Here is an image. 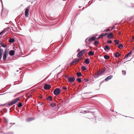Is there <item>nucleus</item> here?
<instances>
[{"label": "nucleus", "instance_id": "23", "mask_svg": "<svg viewBox=\"0 0 134 134\" xmlns=\"http://www.w3.org/2000/svg\"><path fill=\"white\" fill-rule=\"evenodd\" d=\"M76 81H77L79 83H80L82 81V79L81 78H78L76 80Z\"/></svg>", "mask_w": 134, "mask_h": 134}, {"label": "nucleus", "instance_id": "5", "mask_svg": "<svg viewBox=\"0 0 134 134\" xmlns=\"http://www.w3.org/2000/svg\"><path fill=\"white\" fill-rule=\"evenodd\" d=\"M51 86L50 84H46L43 86V88L45 90H48L50 88Z\"/></svg>", "mask_w": 134, "mask_h": 134}, {"label": "nucleus", "instance_id": "56", "mask_svg": "<svg viewBox=\"0 0 134 134\" xmlns=\"http://www.w3.org/2000/svg\"><path fill=\"white\" fill-rule=\"evenodd\" d=\"M133 17V16H132L131 17V18H129L128 19L129 21H130L131 20V19H132V18Z\"/></svg>", "mask_w": 134, "mask_h": 134}, {"label": "nucleus", "instance_id": "60", "mask_svg": "<svg viewBox=\"0 0 134 134\" xmlns=\"http://www.w3.org/2000/svg\"><path fill=\"white\" fill-rule=\"evenodd\" d=\"M17 81H15L14 82V84L13 85H16V84H17V83H15Z\"/></svg>", "mask_w": 134, "mask_h": 134}, {"label": "nucleus", "instance_id": "7", "mask_svg": "<svg viewBox=\"0 0 134 134\" xmlns=\"http://www.w3.org/2000/svg\"><path fill=\"white\" fill-rule=\"evenodd\" d=\"M107 35V38L108 39H111L113 37V34L111 32L108 33Z\"/></svg>", "mask_w": 134, "mask_h": 134}, {"label": "nucleus", "instance_id": "2", "mask_svg": "<svg viewBox=\"0 0 134 134\" xmlns=\"http://www.w3.org/2000/svg\"><path fill=\"white\" fill-rule=\"evenodd\" d=\"M61 92V90L60 88H57L54 90L53 93L55 95H58L60 94Z\"/></svg>", "mask_w": 134, "mask_h": 134}, {"label": "nucleus", "instance_id": "44", "mask_svg": "<svg viewBox=\"0 0 134 134\" xmlns=\"http://www.w3.org/2000/svg\"><path fill=\"white\" fill-rule=\"evenodd\" d=\"M109 31V29H107L106 30H101V31L104 32V31H106L108 32Z\"/></svg>", "mask_w": 134, "mask_h": 134}, {"label": "nucleus", "instance_id": "15", "mask_svg": "<svg viewBox=\"0 0 134 134\" xmlns=\"http://www.w3.org/2000/svg\"><path fill=\"white\" fill-rule=\"evenodd\" d=\"M83 55V54L82 53V52L80 51L77 54V57L78 58H80L81 57H80Z\"/></svg>", "mask_w": 134, "mask_h": 134}, {"label": "nucleus", "instance_id": "58", "mask_svg": "<svg viewBox=\"0 0 134 134\" xmlns=\"http://www.w3.org/2000/svg\"><path fill=\"white\" fill-rule=\"evenodd\" d=\"M65 35H64L63 36L62 35V38H63L65 37Z\"/></svg>", "mask_w": 134, "mask_h": 134}, {"label": "nucleus", "instance_id": "61", "mask_svg": "<svg viewBox=\"0 0 134 134\" xmlns=\"http://www.w3.org/2000/svg\"><path fill=\"white\" fill-rule=\"evenodd\" d=\"M5 104H0V106H3L5 105Z\"/></svg>", "mask_w": 134, "mask_h": 134}, {"label": "nucleus", "instance_id": "43", "mask_svg": "<svg viewBox=\"0 0 134 134\" xmlns=\"http://www.w3.org/2000/svg\"><path fill=\"white\" fill-rule=\"evenodd\" d=\"M107 42L108 44L111 43H112V41L111 40H108L107 41Z\"/></svg>", "mask_w": 134, "mask_h": 134}, {"label": "nucleus", "instance_id": "64", "mask_svg": "<svg viewBox=\"0 0 134 134\" xmlns=\"http://www.w3.org/2000/svg\"><path fill=\"white\" fill-rule=\"evenodd\" d=\"M94 36H96H96H98V35L97 34H95L94 35Z\"/></svg>", "mask_w": 134, "mask_h": 134}, {"label": "nucleus", "instance_id": "63", "mask_svg": "<svg viewBox=\"0 0 134 134\" xmlns=\"http://www.w3.org/2000/svg\"><path fill=\"white\" fill-rule=\"evenodd\" d=\"M80 113H82L84 114V112L82 111H80Z\"/></svg>", "mask_w": 134, "mask_h": 134}, {"label": "nucleus", "instance_id": "48", "mask_svg": "<svg viewBox=\"0 0 134 134\" xmlns=\"http://www.w3.org/2000/svg\"><path fill=\"white\" fill-rule=\"evenodd\" d=\"M8 53L4 52L3 54L4 55L5 54V55H6L8 56Z\"/></svg>", "mask_w": 134, "mask_h": 134}, {"label": "nucleus", "instance_id": "47", "mask_svg": "<svg viewBox=\"0 0 134 134\" xmlns=\"http://www.w3.org/2000/svg\"><path fill=\"white\" fill-rule=\"evenodd\" d=\"M64 89V90H67V88L66 86H63L62 87Z\"/></svg>", "mask_w": 134, "mask_h": 134}, {"label": "nucleus", "instance_id": "31", "mask_svg": "<svg viewBox=\"0 0 134 134\" xmlns=\"http://www.w3.org/2000/svg\"><path fill=\"white\" fill-rule=\"evenodd\" d=\"M114 42L116 45H118L119 43V40H114Z\"/></svg>", "mask_w": 134, "mask_h": 134}, {"label": "nucleus", "instance_id": "10", "mask_svg": "<svg viewBox=\"0 0 134 134\" xmlns=\"http://www.w3.org/2000/svg\"><path fill=\"white\" fill-rule=\"evenodd\" d=\"M15 53V51L13 50L10 51L9 52V54L11 56L14 55Z\"/></svg>", "mask_w": 134, "mask_h": 134}, {"label": "nucleus", "instance_id": "45", "mask_svg": "<svg viewBox=\"0 0 134 134\" xmlns=\"http://www.w3.org/2000/svg\"><path fill=\"white\" fill-rule=\"evenodd\" d=\"M84 81L86 82H88L89 81V79L88 78L86 79L85 78L84 79Z\"/></svg>", "mask_w": 134, "mask_h": 134}, {"label": "nucleus", "instance_id": "55", "mask_svg": "<svg viewBox=\"0 0 134 134\" xmlns=\"http://www.w3.org/2000/svg\"><path fill=\"white\" fill-rule=\"evenodd\" d=\"M84 113H86L88 112L87 110H84Z\"/></svg>", "mask_w": 134, "mask_h": 134}, {"label": "nucleus", "instance_id": "33", "mask_svg": "<svg viewBox=\"0 0 134 134\" xmlns=\"http://www.w3.org/2000/svg\"><path fill=\"white\" fill-rule=\"evenodd\" d=\"M118 47L119 48H123L124 47L122 44H118Z\"/></svg>", "mask_w": 134, "mask_h": 134}, {"label": "nucleus", "instance_id": "14", "mask_svg": "<svg viewBox=\"0 0 134 134\" xmlns=\"http://www.w3.org/2000/svg\"><path fill=\"white\" fill-rule=\"evenodd\" d=\"M0 44L4 48H6L7 47V46L6 45H4V43L1 42V41H0Z\"/></svg>", "mask_w": 134, "mask_h": 134}, {"label": "nucleus", "instance_id": "62", "mask_svg": "<svg viewBox=\"0 0 134 134\" xmlns=\"http://www.w3.org/2000/svg\"><path fill=\"white\" fill-rule=\"evenodd\" d=\"M1 0V2L2 3V6H3V2H2V0Z\"/></svg>", "mask_w": 134, "mask_h": 134}, {"label": "nucleus", "instance_id": "25", "mask_svg": "<svg viewBox=\"0 0 134 134\" xmlns=\"http://www.w3.org/2000/svg\"><path fill=\"white\" fill-rule=\"evenodd\" d=\"M7 56L3 54V60L4 61H6Z\"/></svg>", "mask_w": 134, "mask_h": 134}, {"label": "nucleus", "instance_id": "50", "mask_svg": "<svg viewBox=\"0 0 134 134\" xmlns=\"http://www.w3.org/2000/svg\"><path fill=\"white\" fill-rule=\"evenodd\" d=\"M65 79H67L68 78H69V76H68V75H66L65 76Z\"/></svg>", "mask_w": 134, "mask_h": 134}, {"label": "nucleus", "instance_id": "1", "mask_svg": "<svg viewBox=\"0 0 134 134\" xmlns=\"http://www.w3.org/2000/svg\"><path fill=\"white\" fill-rule=\"evenodd\" d=\"M20 99V98L17 97L9 102L8 103V105L10 106L17 102Z\"/></svg>", "mask_w": 134, "mask_h": 134}, {"label": "nucleus", "instance_id": "11", "mask_svg": "<svg viewBox=\"0 0 134 134\" xmlns=\"http://www.w3.org/2000/svg\"><path fill=\"white\" fill-rule=\"evenodd\" d=\"M113 77V75H110L106 77L105 79L104 80L106 81H108L109 80L111 79Z\"/></svg>", "mask_w": 134, "mask_h": 134}, {"label": "nucleus", "instance_id": "8", "mask_svg": "<svg viewBox=\"0 0 134 134\" xmlns=\"http://www.w3.org/2000/svg\"><path fill=\"white\" fill-rule=\"evenodd\" d=\"M1 47L0 46V61L1 60V59L3 54V49L1 48Z\"/></svg>", "mask_w": 134, "mask_h": 134}, {"label": "nucleus", "instance_id": "27", "mask_svg": "<svg viewBox=\"0 0 134 134\" xmlns=\"http://www.w3.org/2000/svg\"><path fill=\"white\" fill-rule=\"evenodd\" d=\"M47 99L50 101H51L52 100V97L51 96H50L47 98Z\"/></svg>", "mask_w": 134, "mask_h": 134}, {"label": "nucleus", "instance_id": "40", "mask_svg": "<svg viewBox=\"0 0 134 134\" xmlns=\"http://www.w3.org/2000/svg\"><path fill=\"white\" fill-rule=\"evenodd\" d=\"M122 74L124 75H125L126 74V72L125 70H122Z\"/></svg>", "mask_w": 134, "mask_h": 134}, {"label": "nucleus", "instance_id": "17", "mask_svg": "<svg viewBox=\"0 0 134 134\" xmlns=\"http://www.w3.org/2000/svg\"><path fill=\"white\" fill-rule=\"evenodd\" d=\"M121 54H120L118 52H117L115 54V56L116 58L118 57L121 55Z\"/></svg>", "mask_w": 134, "mask_h": 134}, {"label": "nucleus", "instance_id": "46", "mask_svg": "<svg viewBox=\"0 0 134 134\" xmlns=\"http://www.w3.org/2000/svg\"><path fill=\"white\" fill-rule=\"evenodd\" d=\"M3 111L5 113H6L7 111V110L6 108H5L3 109Z\"/></svg>", "mask_w": 134, "mask_h": 134}, {"label": "nucleus", "instance_id": "41", "mask_svg": "<svg viewBox=\"0 0 134 134\" xmlns=\"http://www.w3.org/2000/svg\"><path fill=\"white\" fill-rule=\"evenodd\" d=\"M9 51V49L8 48H6L4 51V52L8 53V52Z\"/></svg>", "mask_w": 134, "mask_h": 134}, {"label": "nucleus", "instance_id": "35", "mask_svg": "<svg viewBox=\"0 0 134 134\" xmlns=\"http://www.w3.org/2000/svg\"><path fill=\"white\" fill-rule=\"evenodd\" d=\"M94 1V0H91V1H90L88 3V6H89L90 5H91V4L92 3L93 1Z\"/></svg>", "mask_w": 134, "mask_h": 134}, {"label": "nucleus", "instance_id": "32", "mask_svg": "<svg viewBox=\"0 0 134 134\" xmlns=\"http://www.w3.org/2000/svg\"><path fill=\"white\" fill-rule=\"evenodd\" d=\"M88 49H84L83 50L80 51L81 52H82V53L83 54L86 52L87 51Z\"/></svg>", "mask_w": 134, "mask_h": 134}, {"label": "nucleus", "instance_id": "57", "mask_svg": "<svg viewBox=\"0 0 134 134\" xmlns=\"http://www.w3.org/2000/svg\"><path fill=\"white\" fill-rule=\"evenodd\" d=\"M88 38H87L85 40V42H86V43H87V41H88Z\"/></svg>", "mask_w": 134, "mask_h": 134}, {"label": "nucleus", "instance_id": "16", "mask_svg": "<svg viewBox=\"0 0 134 134\" xmlns=\"http://www.w3.org/2000/svg\"><path fill=\"white\" fill-rule=\"evenodd\" d=\"M85 62L86 64H88L90 63V61L88 58H87L85 59Z\"/></svg>", "mask_w": 134, "mask_h": 134}, {"label": "nucleus", "instance_id": "24", "mask_svg": "<svg viewBox=\"0 0 134 134\" xmlns=\"http://www.w3.org/2000/svg\"><path fill=\"white\" fill-rule=\"evenodd\" d=\"M20 16H18L15 19V20L16 22L19 21L21 20L20 19Z\"/></svg>", "mask_w": 134, "mask_h": 134}, {"label": "nucleus", "instance_id": "30", "mask_svg": "<svg viewBox=\"0 0 134 134\" xmlns=\"http://www.w3.org/2000/svg\"><path fill=\"white\" fill-rule=\"evenodd\" d=\"M22 105V103L21 102H19L18 104L17 105V106L18 108L21 107Z\"/></svg>", "mask_w": 134, "mask_h": 134}, {"label": "nucleus", "instance_id": "52", "mask_svg": "<svg viewBox=\"0 0 134 134\" xmlns=\"http://www.w3.org/2000/svg\"><path fill=\"white\" fill-rule=\"evenodd\" d=\"M1 33H2V34H3L4 33L5 31H4V30H3L2 31H1Z\"/></svg>", "mask_w": 134, "mask_h": 134}, {"label": "nucleus", "instance_id": "54", "mask_svg": "<svg viewBox=\"0 0 134 134\" xmlns=\"http://www.w3.org/2000/svg\"><path fill=\"white\" fill-rule=\"evenodd\" d=\"M122 61V60H119L116 62V63H119L120 62Z\"/></svg>", "mask_w": 134, "mask_h": 134}, {"label": "nucleus", "instance_id": "49", "mask_svg": "<svg viewBox=\"0 0 134 134\" xmlns=\"http://www.w3.org/2000/svg\"><path fill=\"white\" fill-rule=\"evenodd\" d=\"M91 120L92 121H96V119L94 118H91Z\"/></svg>", "mask_w": 134, "mask_h": 134}, {"label": "nucleus", "instance_id": "38", "mask_svg": "<svg viewBox=\"0 0 134 134\" xmlns=\"http://www.w3.org/2000/svg\"><path fill=\"white\" fill-rule=\"evenodd\" d=\"M14 133L12 132H8L4 133V134H14Z\"/></svg>", "mask_w": 134, "mask_h": 134}, {"label": "nucleus", "instance_id": "36", "mask_svg": "<svg viewBox=\"0 0 134 134\" xmlns=\"http://www.w3.org/2000/svg\"><path fill=\"white\" fill-rule=\"evenodd\" d=\"M99 43V42L98 41H95L94 42V45H97Z\"/></svg>", "mask_w": 134, "mask_h": 134}, {"label": "nucleus", "instance_id": "13", "mask_svg": "<svg viewBox=\"0 0 134 134\" xmlns=\"http://www.w3.org/2000/svg\"><path fill=\"white\" fill-rule=\"evenodd\" d=\"M104 49L105 51L107 50H109L110 49V48L108 45H107L105 47Z\"/></svg>", "mask_w": 134, "mask_h": 134}, {"label": "nucleus", "instance_id": "39", "mask_svg": "<svg viewBox=\"0 0 134 134\" xmlns=\"http://www.w3.org/2000/svg\"><path fill=\"white\" fill-rule=\"evenodd\" d=\"M15 105H13L11 108L10 109H12V110H14L15 109Z\"/></svg>", "mask_w": 134, "mask_h": 134}, {"label": "nucleus", "instance_id": "6", "mask_svg": "<svg viewBox=\"0 0 134 134\" xmlns=\"http://www.w3.org/2000/svg\"><path fill=\"white\" fill-rule=\"evenodd\" d=\"M75 80V79L74 77H71L69 78L68 79V81L69 82H73Z\"/></svg>", "mask_w": 134, "mask_h": 134}, {"label": "nucleus", "instance_id": "37", "mask_svg": "<svg viewBox=\"0 0 134 134\" xmlns=\"http://www.w3.org/2000/svg\"><path fill=\"white\" fill-rule=\"evenodd\" d=\"M108 34V33H106L105 34L103 33V34H101V37L105 36L106 35H107Z\"/></svg>", "mask_w": 134, "mask_h": 134}, {"label": "nucleus", "instance_id": "18", "mask_svg": "<svg viewBox=\"0 0 134 134\" xmlns=\"http://www.w3.org/2000/svg\"><path fill=\"white\" fill-rule=\"evenodd\" d=\"M94 54V52L92 51H90L89 52H88V55L89 56H91V55H93Z\"/></svg>", "mask_w": 134, "mask_h": 134}, {"label": "nucleus", "instance_id": "59", "mask_svg": "<svg viewBox=\"0 0 134 134\" xmlns=\"http://www.w3.org/2000/svg\"><path fill=\"white\" fill-rule=\"evenodd\" d=\"M43 104V103H42V102H41V103H40V105H42Z\"/></svg>", "mask_w": 134, "mask_h": 134}, {"label": "nucleus", "instance_id": "34", "mask_svg": "<svg viewBox=\"0 0 134 134\" xmlns=\"http://www.w3.org/2000/svg\"><path fill=\"white\" fill-rule=\"evenodd\" d=\"M105 69H104L103 70L102 68H101V75L104 72H105Z\"/></svg>", "mask_w": 134, "mask_h": 134}, {"label": "nucleus", "instance_id": "26", "mask_svg": "<svg viewBox=\"0 0 134 134\" xmlns=\"http://www.w3.org/2000/svg\"><path fill=\"white\" fill-rule=\"evenodd\" d=\"M104 58L105 59L107 60L109 59V56L108 55H105L104 56Z\"/></svg>", "mask_w": 134, "mask_h": 134}, {"label": "nucleus", "instance_id": "20", "mask_svg": "<svg viewBox=\"0 0 134 134\" xmlns=\"http://www.w3.org/2000/svg\"><path fill=\"white\" fill-rule=\"evenodd\" d=\"M50 106L52 107H55L56 106V104L55 102L51 103L50 104Z\"/></svg>", "mask_w": 134, "mask_h": 134}, {"label": "nucleus", "instance_id": "42", "mask_svg": "<svg viewBox=\"0 0 134 134\" xmlns=\"http://www.w3.org/2000/svg\"><path fill=\"white\" fill-rule=\"evenodd\" d=\"M4 118V122L6 123H7L8 122V119H7L5 118Z\"/></svg>", "mask_w": 134, "mask_h": 134}, {"label": "nucleus", "instance_id": "22", "mask_svg": "<svg viewBox=\"0 0 134 134\" xmlns=\"http://www.w3.org/2000/svg\"><path fill=\"white\" fill-rule=\"evenodd\" d=\"M14 41L15 40L14 38H11L9 39V42L11 43H14Z\"/></svg>", "mask_w": 134, "mask_h": 134}, {"label": "nucleus", "instance_id": "19", "mask_svg": "<svg viewBox=\"0 0 134 134\" xmlns=\"http://www.w3.org/2000/svg\"><path fill=\"white\" fill-rule=\"evenodd\" d=\"M34 119L32 118H28L27 119V121L28 122L31 121H32Z\"/></svg>", "mask_w": 134, "mask_h": 134}, {"label": "nucleus", "instance_id": "3", "mask_svg": "<svg viewBox=\"0 0 134 134\" xmlns=\"http://www.w3.org/2000/svg\"><path fill=\"white\" fill-rule=\"evenodd\" d=\"M83 59V58L82 57H81L80 58H79L75 59L74 60H73L71 61V62L70 63V64L71 65H73L74 64V63L76 62H77L80 60H81Z\"/></svg>", "mask_w": 134, "mask_h": 134}, {"label": "nucleus", "instance_id": "51", "mask_svg": "<svg viewBox=\"0 0 134 134\" xmlns=\"http://www.w3.org/2000/svg\"><path fill=\"white\" fill-rule=\"evenodd\" d=\"M120 65H119V64H117V66L116 65H115V66H114L115 68H116L118 66H119Z\"/></svg>", "mask_w": 134, "mask_h": 134}, {"label": "nucleus", "instance_id": "9", "mask_svg": "<svg viewBox=\"0 0 134 134\" xmlns=\"http://www.w3.org/2000/svg\"><path fill=\"white\" fill-rule=\"evenodd\" d=\"M96 39V37L94 35H93V36L90 38H88V41L91 42L94 40Z\"/></svg>", "mask_w": 134, "mask_h": 134}, {"label": "nucleus", "instance_id": "28", "mask_svg": "<svg viewBox=\"0 0 134 134\" xmlns=\"http://www.w3.org/2000/svg\"><path fill=\"white\" fill-rule=\"evenodd\" d=\"M81 69L82 71H84L86 70L87 68L84 66H81Z\"/></svg>", "mask_w": 134, "mask_h": 134}, {"label": "nucleus", "instance_id": "4", "mask_svg": "<svg viewBox=\"0 0 134 134\" xmlns=\"http://www.w3.org/2000/svg\"><path fill=\"white\" fill-rule=\"evenodd\" d=\"M30 8V6L29 5L25 9V16L26 17H28L29 16V9Z\"/></svg>", "mask_w": 134, "mask_h": 134}, {"label": "nucleus", "instance_id": "53", "mask_svg": "<svg viewBox=\"0 0 134 134\" xmlns=\"http://www.w3.org/2000/svg\"><path fill=\"white\" fill-rule=\"evenodd\" d=\"M100 38V35H99V36L98 37H97V38H96V39H99Z\"/></svg>", "mask_w": 134, "mask_h": 134}, {"label": "nucleus", "instance_id": "12", "mask_svg": "<svg viewBox=\"0 0 134 134\" xmlns=\"http://www.w3.org/2000/svg\"><path fill=\"white\" fill-rule=\"evenodd\" d=\"M132 51H130L127 53L124 57V59H125L126 58L129 56L132 53Z\"/></svg>", "mask_w": 134, "mask_h": 134}, {"label": "nucleus", "instance_id": "21", "mask_svg": "<svg viewBox=\"0 0 134 134\" xmlns=\"http://www.w3.org/2000/svg\"><path fill=\"white\" fill-rule=\"evenodd\" d=\"M100 69L99 70V71L98 72V73L95 75V78H97L100 75Z\"/></svg>", "mask_w": 134, "mask_h": 134}, {"label": "nucleus", "instance_id": "29", "mask_svg": "<svg viewBox=\"0 0 134 134\" xmlns=\"http://www.w3.org/2000/svg\"><path fill=\"white\" fill-rule=\"evenodd\" d=\"M76 74L77 75L78 77L81 76L82 75L81 73V72H77L76 73Z\"/></svg>", "mask_w": 134, "mask_h": 134}]
</instances>
